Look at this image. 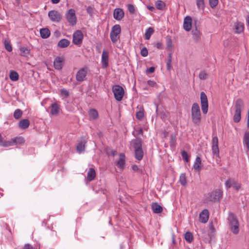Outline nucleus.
Segmentation results:
<instances>
[{"instance_id": "54", "label": "nucleus", "mask_w": 249, "mask_h": 249, "mask_svg": "<svg viewBox=\"0 0 249 249\" xmlns=\"http://www.w3.org/2000/svg\"><path fill=\"white\" fill-rule=\"evenodd\" d=\"M212 145L218 146V140L216 136L213 138Z\"/></svg>"}, {"instance_id": "26", "label": "nucleus", "mask_w": 249, "mask_h": 249, "mask_svg": "<svg viewBox=\"0 0 249 249\" xmlns=\"http://www.w3.org/2000/svg\"><path fill=\"white\" fill-rule=\"evenodd\" d=\"M96 177V172L95 170L90 168L89 169V170L87 174V179L89 181H91L93 180Z\"/></svg>"}, {"instance_id": "3", "label": "nucleus", "mask_w": 249, "mask_h": 249, "mask_svg": "<svg viewBox=\"0 0 249 249\" xmlns=\"http://www.w3.org/2000/svg\"><path fill=\"white\" fill-rule=\"evenodd\" d=\"M191 116L193 123L196 125L199 124L201 122V112L198 104L195 103L191 108Z\"/></svg>"}, {"instance_id": "60", "label": "nucleus", "mask_w": 249, "mask_h": 249, "mask_svg": "<svg viewBox=\"0 0 249 249\" xmlns=\"http://www.w3.org/2000/svg\"><path fill=\"white\" fill-rule=\"evenodd\" d=\"M132 168L135 171H138L139 170V167L137 165L132 166Z\"/></svg>"}, {"instance_id": "12", "label": "nucleus", "mask_w": 249, "mask_h": 249, "mask_svg": "<svg viewBox=\"0 0 249 249\" xmlns=\"http://www.w3.org/2000/svg\"><path fill=\"white\" fill-rule=\"evenodd\" d=\"M225 186L227 189L232 187L237 191L240 188V184L233 178H229L225 182Z\"/></svg>"}, {"instance_id": "62", "label": "nucleus", "mask_w": 249, "mask_h": 249, "mask_svg": "<svg viewBox=\"0 0 249 249\" xmlns=\"http://www.w3.org/2000/svg\"><path fill=\"white\" fill-rule=\"evenodd\" d=\"M148 9L150 10L151 11H153L155 10V8L152 6H147Z\"/></svg>"}, {"instance_id": "15", "label": "nucleus", "mask_w": 249, "mask_h": 249, "mask_svg": "<svg viewBox=\"0 0 249 249\" xmlns=\"http://www.w3.org/2000/svg\"><path fill=\"white\" fill-rule=\"evenodd\" d=\"M25 141L23 138L21 137H17L15 138L11 139L10 141H8L9 143L8 146H13L17 144H21L24 143Z\"/></svg>"}, {"instance_id": "7", "label": "nucleus", "mask_w": 249, "mask_h": 249, "mask_svg": "<svg viewBox=\"0 0 249 249\" xmlns=\"http://www.w3.org/2000/svg\"><path fill=\"white\" fill-rule=\"evenodd\" d=\"M200 102L202 113L206 114L208 111V102L207 95L203 91L200 93Z\"/></svg>"}, {"instance_id": "44", "label": "nucleus", "mask_w": 249, "mask_h": 249, "mask_svg": "<svg viewBox=\"0 0 249 249\" xmlns=\"http://www.w3.org/2000/svg\"><path fill=\"white\" fill-rule=\"evenodd\" d=\"M181 156L183 160H184L186 162H188L189 160V156L188 153L185 150H183L181 152Z\"/></svg>"}, {"instance_id": "41", "label": "nucleus", "mask_w": 249, "mask_h": 249, "mask_svg": "<svg viewBox=\"0 0 249 249\" xmlns=\"http://www.w3.org/2000/svg\"><path fill=\"white\" fill-rule=\"evenodd\" d=\"M4 46L5 49L8 52H11L12 51V47L10 42L7 40H5L4 41Z\"/></svg>"}, {"instance_id": "64", "label": "nucleus", "mask_w": 249, "mask_h": 249, "mask_svg": "<svg viewBox=\"0 0 249 249\" xmlns=\"http://www.w3.org/2000/svg\"><path fill=\"white\" fill-rule=\"evenodd\" d=\"M111 154L112 156H114L117 154V151L115 150H111Z\"/></svg>"}, {"instance_id": "35", "label": "nucleus", "mask_w": 249, "mask_h": 249, "mask_svg": "<svg viewBox=\"0 0 249 249\" xmlns=\"http://www.w3.org/2000/svg\"><path fill=\"white\" fill-rule=\"evenodd\" d=\"M154 29L152 27H149L145 31V39L148 40L150 39L151 35L154 33Z\"/></svg>"}, {"instance_id": "13", "label": "nucleus", "mask_w": 249, "mask_h": 249, "mask_svg": "<svg viewBox=\"0 0 249 249\" xmlns=\"http://www.w3.org/2000/svg\"><path fill=\"white\" fill-rule=\"evenodd\" d=\"M48 16L50 19L53 22H58L61 18L60 14L55 10L50 11L48 13Z\"/></svg>"}, {"instance_id": "14", "label": "nucleus", "mask_w": 249, "mask_h": 249, "mask_svg": "<svg viewBox=\"0 0 249 249\" xmlns=\"http://www.w3.org/2000/svg\"><path fill=\"white\" fill-rule=\"evenodd\" d=\"M108 52L106 50H104L102 54L101 63L102 67L104 69L108 66Z\"/></svg>"}, {"instance_id": "2", "label": "nucleus", "mask_w": 249, "mask_h": 249, "mask_svg": "<svg viewBox=\"0 0 249 249\" xmlns=\"http://www.w3.org/2000/svg\"><path fill=\"white\" fill-rule=\"evenodd\" d=\"M245 107L244 102L240 98L237 99L234 103V112L233 121L234 123H239L241 118V111Z\"/></svg>"}, {"instance_id": "4", "label": "nucleus", "mask_w": 249, "mask_h": 249, "mask_svg": "<svg viewBox=\"0 0 249 249\" xmlns=\"http://www.w3.org/2000/svg\"><path fill=\"white\" fill-rule=\"evenodd\" d=\"M228 219L231 231L234 234H237L239 231V224L237 217L232 213L230 212L229 213Z\"/></svg>"}, {"instance_id": "50", "label": "nucleus", "mask_w": 249, "mask_h": 249, "mask_svg": "<svg viewBox=\"0 0 249 249\" xmlns=\"http://www.w3.org/2000/svg\"><path fill=\"white\" fill-rule=\"evenodd\" d=\"M136 118L139 120H141L144 117L143 111L140 110L136 113Z\"/></svg>"}, {"instance_id": "5", "label": "nucleus", "mask_w": 249, "mask_h": 249, "mask_svg": "<svg viewBox=\"0 0 249 249\" xmlns=\"http://www.w3.org/2000/svg\"><path fill=\"white\" fill-rule=\"evenodd\" d=\"M121 32V28L120 25L116 24L114 25L111 30L110 33V37L111 41L115 43L120 38V34Z\"/></svg>"}, {"instance_id": "22", "label": "nucleus", "mask_w": 249, "mask_h": 249, "mask_svg": "<svg viewBox=\"0 0 249 249\" xmlns=\"http://www.w3.org/2000/svg\"><path fill=\"white\" fill-rule=\"evenodd\" d=\"M151 208L153 212L155 213H159L162 212V207L157 202L152 203Z\"/></svg>"}, {"instance_id": "18", "label": "nucleus", "mask_w": 249, "mask_h": 249, "mask_svg": "<svg viewBox=\"0 0 249 249\" xmlns=\"http://www.w3.org/2000/svg\"><path fill=\"white\" fill-rule=\"evenodd\" d=\"M64 58L62 57H56L53 62V66L56 70H60L63 67Z\"/></svg>"}, {"instance_id": "32", "label": "nucleus", "mask_w": 249, "mask_h": 249, "mask_svg": "<svg viewBox=\"0 0 249 249\" xmlns=\"http://www.w3.org/2000/svg\"><path fill=\"white\" fill-rule=\"evenodd\" d=\"M235 32L237 33H240L243 31L244 29V25L243 23L241 22H238L236 23L235 25Z\"/></svg>"}, {"instance_id": "28", "label": "nucleus", "mask_w": 249, "mask_h": 249, "mask_svg": "<svg viewBox=\"0 0 249 249\" xmlns=\"http://www.w3.org/2000/svg\"><path fill=\"white\" fill-rule=\"evenodd\" d=\"M70 44V42L67 39H62L59 41L57 45L61 48H64L68 47Z\"/></svg>"}, {"instance_id": "34", "label": "nucleus", "mask_w": 249, "mask_h": 249, "mask_svg": "<svg viewBox=\"0 0 249 249\" xmlns=\"http://www.w3.org/2000/svg\"><path fill=\"white\" fill-rule=\"evenodd\" d=\"M9 77L12 81H17L19 79V75L17 71H12L10 72Z\"/></svg>"}, {"instance_id": "52", "label": "nucleus", "mask_w": 249, "mask_h": 249, "mask_svg": "<svg viewBox=\"0 0 249 249\" xmlns=\"http://www.w3.org/2000/svg\"><path fill=\"white\" fill-rule=\"evenodd\" d=\"M141 54L142 56L143 57H145V56H147V55H148V50H147V49L145 47L143 48L141 50Z\"/></svg>"}, {"instance_id": "30", "label": "nucleus", "mask_w": 249, "mask_h": 249, "mask_svg": "<svg viewBox=\"0 0 249 249\" xmlns=\"http://www.w3.org/2000/svg\"><path fill=\"white\" fill-rule=\"evenodd\" d=\"M243 143L245 146L246 147L247 150L249 151V132H246L243 138Z\"/></svg>"}, {"instance_id": "63", "label": "nucleus", "mask_w": 249, "mask_h": 249, "mask_svg": "<svg viewBox=\"0 0 249 249\" xmlns=\"http://www.w3.org/2000/svg\"><path fill=\"white\" fill-rule=\"evenodd\" d=\"M60 0H51L53 4H57L59 2Z\"/></svg>"}, {"instance_id": "48", "label": "nucleus", "mask_w": 249, "mask_h": 249, "mask_svg": "<svg viewBox=\"0 0 249 249\" xmlns=\"http://www.w3.org/2000/svg\"><path fill=\"white\" fill-rule=\"evenodd\" d=\"M209 4L211 8L215 7L218 3V0H209Z\"/></svg>"}, {"instance_id": "10", "label": "nucleus", "mask_w": 249, "mask_h": 249, "mask_svg": "<svg viewBox=\"0 0 249 249\" xmlns=\"http://www.w3.org/2000/svg\"><path fill=\"white\" fill-rule=\"evenodd\" d=\"M88 69L86 67L80 69L76 74V80L78 82H82L86 79Z\"/></svg>"}, {"instance_id": "49", "label": "nucleus", "mask_w": 249, "mask_h": 249, "mask_svg": "<svg viewBox=\"0 0 249 249\" xmlns=\"http://www.w3.org/2000/svg\"><path fill=\"white\" fill-rule=\"evenodd\" d=\"M208 77V74L205 71H201L199 74V78L201 80H205Z\"/></svg>"}, {"instance_id": "21", "label": "nucleus", "mask_w": 249, "mask_h": 249, "mask_svg": "<svg viewBox=\"0 0 249 249\" xmlns=\"http://www.w3.org/2000/svg\"><path fill=\"white\" fill-rule=\"evenodd\" d=\"M124 16V12L122 9L116 8L114 10L113 17L114 18L118 20H121Z\"/></svg>"}, {"instance_id": "9", "label": "nucleus", "mask_w": 249, "mask_h": 249, "mask_svg": "<svg viewBox=\"0 0 249 249\" xmlns=\"http://www.w3.org/2000/svg\"><path fill=\"white\" fill-rule=\"evenodd\" d=\"M66 17L68 21L71 25H74L76 24L77 19L75 16V11L73 9H70L66 14Z\"/></svg>"}, {"instance_id": "45", "label": "nucleus", "mask_w": 249, "mask_h": 249, "mask_svg": "<svg viewBox=\"0 0 249 249\" xmlns=\"http://www.w3.org/2000/svg\"><path fill=\"white\" fill-rule=\"evenodd\" d=\"M196 5L198 9H204V0H196Z\"/></svg>"}, {"instance_id": "11", "label": "nucleus", "mask_w": 249, "mask_h": 249, "mask_svg": "<svg viewBox=\"0 0 249 249\" xmlns=\"http://www.w3.org/2000/svg\"><path fill=\"white\" fill-rule=\"evenodd\" d=\"M83 39V34L80 30H77L74 33L72 36V41L75 45H80Z\"/></svg>"}, {"instance_id": "33", "label": "nucleus", "mask_w": 249, "mask_h": 249, "mask_svg": "<svg viewBox=\"0 0 249 249\" xmlns=\"http://www.w3.org/2000/svg\"><path fill=\"white\" fill-rule=\"evenodd\" d=\"M89 115L91 119H96L98 117V113L95 109H91L89 111Z\"/></svg>"}, {"instance_id": "56", "label": "nucleus", "mask_w": 249, "mask_h": 249, "mask_svg": "<svg viewBox=\"0 0 249 249\" xmlns=\"http://www.w3.org/2000/svg\"><path fill=\"white\" fill-rule=\"evenodd\" d=\"M155 71V68L153 67H150L149 69H147L146 70V73H152L154 72Z\"/></svg>"}, {"instance_id": "37", "label": "nucleus", "mask_w": 249, "mask_h": 249, "mask_svg": "<svg viewBox=\"0 0 249 249\" xmlns=\"http://www.w3.org/2000/svg\"><path fill=\"white\" fill-rule=\"evenodd\" d=\"M185 239L188 243H191L193 240V234L189 231L186 232L184 234Z\"/></svg>"}, {"instance_id": "53", "label": "nucleus", "mask_w": 249, "mask_h": 249, "mask_svg": "<svg viewBox=\"0 0 249 249\" xmlns=\"http://www.w3.org/2000/svg\"><path fill=\"white\" fill-rule=\"evenodd\" d=\"M61 93L65 97H67L69 95V92L65 89H61Z\"/></svg>"}, {"instance_id": "57", "label": "nucleus", "mask_w": 249, "mask_h": 249, "mask_svg": "<svg viewBox=\"0 0 249 249\" xmlns=\"http://www.w3.org/2000/svg\"><path fill=\"white\" fill-rule=\"evenodd\" d=\"M23 249H34V247L29 244H25Z\"/></svg>"}, {"instance_id": "27", "label": "nucleus", "mask_w": 249, "mask_h": 249, "mask_svg": "<svg viewBox=\"0 0 249 249\" xmlns=\"http://www.w3.org/2000/svg\"><path fill=\"white\" fill-rule=\"evenodd\" d=\"M192 33L193 35V38L196 41H199L200 39V35L201 33L198 31L196 28L195 29H193L192 31Z\"/></svg>"}, {"instance_id": "39", "label": "nucleus", "mask_w": 249, "mask_h": 249, "mask_svg": "<svg viewBox=\"0 0 249 249\" xmlns=\"http://www.w3.org/2000/svg\"><path fill=\"white\" fill-rule=\"evenodd\" d=\"M172 59V54L169 53L168 55L167 62H166L167 69L168 70H170L172 68V65H171Z\"/></svg>"}, {"instance_id": "20", "label": "nucleus", "mask_w": 249, "mask_h": 249, "mask_svg": "<svg viewBox=\"0 0 249 249\" xmlns=\"http://www.w3.org/2000/svg\"><path fill=\"white\" fill-rule=\"evenodd\" d=\"M125 165V157L124 153L119 155V159L116 162V165L121 169H124Z\"/></svg>"}, {"instance_id": "8", "label": "nucleus", "mask_w": 249, "mask_h": 249, "mask_svg": "<svg viewBox=\"0 0 249 249\" xmlns=\"http://www.w3.org/2000/svg\"><path fill=\"white\" fill-rule=\"evenodd\" d=\"M222 192L220 189H217L209 194L208 199L213 202L220 201L222 197Z\"/></svg>"}, {"instance_id": "6", "label": "nucleus", "mask_w": 249, "mask_h": 249, "mask_svg": "<svg viewBox=\"0 0 249 249\" xmlns=\"http://www.w3.org/2000/svg\"><path fill=\"white\" fill-rule=\"evenodd\" d=\"M112 91L114 93L115 99L118 101L122 100L124 95V89L120 85H115L112 87Z\"/></svg>"}, {"instance_id": "40", "label": "nucleus", "mask_w": 249, "mask_h": 249, "mask_svg": "<svg viewBox=\"0 0 249 249\" xmlns=\"http://www.w3.org/2000/svg\"><path fill=\"white\" fill-rule=\"evenodd\" d=\"M179 182L180 184L183 185L185 186L186 183V178L185 174H181L179 177Z\"/></svg>"}, {"instance_id": "36", "label": "nucleus", "mask_w": 249, "mask_h": 249, "mask_svg": "<svg viewBox=\"0 0 249 249\" xmlns=\"http://www.w3.org/2000/svg\"><path fill=\"white\" fill-rule=\"evenodd\" d=\"M176 140H177L176 135L174 133L171 134L170 135V144L171 147H174L176 146Z\"/></svg>"}, {"instance_id": "47", "label": "nucleus", "mask_w": 249, "mask_h": 249, "mask_svg": "<svg viewBox=\"0 0 249 249\" xmlns=\"http://www.w3.org/2000/svg\"><path fill=\"white\" fill-rule=\"evenodd\" d=\"M167 47L169 49H171L173 48L172 40L171 37H167L166 38Z\"/></svg>"}, {"instance_id": "19", "label": "nucleus", "mask_w": 249, "mask_h": 249, "mask_svg": "<svg viewBox=\"0 0 249 249\" xmlns=\"http://www.w3.org/2000/svg\"><path fill=\"white\" fill-rule=\"evenodd\" d=\"M192 18L190 16H187L184 18L183 22L184 29L189 32L191 30L192 28Z\"/></svg>"}, {"instance_id": "17", "label": "nucleus", "mask_w": 249, "mask_h": 249, "mask_svg": "<svg viewBox=\"0 0 249 249\" xmlns=\"http://www.w3.org/2000/svg\"><path fill=\"white\" fill-rule=\"evenodd\" d=\"M86 143L87 141L85 138L82 137L80 141L78 142L76 147V150L78 153H81L85 151Z\"/></svg>"}, {"instance_id": "59", "label": "nucleus", "mask_w": 249, "mask_h": 249, "mask_svg": "<svg viewBox=\"0 0 249 249\" xmlns=\"http://www.w3.org/2000/svg\"><path fill=\"white\" fill-rule=\"evenodd\" d=\"M210 230L212 232H214L215 231L214 227L212 223L210 225Z\"/></svg>"}, {"instance_id": "24", "label": "nucleus", "mask_w": 249, "mask_h": 249, "mask_svg": "<svg viewBox=\"0 0 249 249\" xmlns=\"http://www.w3.org/2000/svg\"><path fill=\"white\" fill-rule=\"evenodd\" d=\"M193 168L196 171H199L201 169V160L199 157H197L195 160Z\"/></svg>"}, {"instance_id": "25", "label": "nucleus", "mask_w": 249, "mask_h": 249, "mask_svg": "<svg viewBox=\"0 0 249 249\" xmlns=\"http://www.w3.org/2000/svg\"><path fill=\"white\" fill-rule=\"evenodd\" d=\"M30 125V121L28 119H22L18 123V126L22 129L27 128Z\"/></svg>"}, {"instance_id": "46", "label": "nucleus", "mask_w": 249, "mask_h": 249, "mask_svg": "<svg viewBox=\"0 0 249 249\" xmlns=\"http://www.w3.org/2000/svg\"><path fill=\"white\" fill-rule=\"evenodd\" d=\"M164 6V2L161 0H158L156 2V7L158 9H162Z\"/></svg>"}, {"instance_id": "43", "label": "nucleus", "mask_w": 249, "mask_h": 249, "mask_svg": "<svg viewBox=\"0 0 249 249\" xmlns=\"http://www.w3.org/2000/svg\"><path fill=\"white\" fill-rule=\"evenodd\" d=\"M212 149L213 154L218 157L219 152L218 146L212 145Z\"/></svg>"}, {"instance_id": "23", "label": "nucleus", "mask_w": 249, "mask_h": 249, "mask_svg": "<svg viewBox=\"0 0 249 249\" xmlns=\"http://www.w3.org/2000/svg\"><path fill=\"white\" fill-rule=\"evenodd\" d=\"M51 113L53 115H57L60 110L59 106L55 103H53L52 104L51 106Z\"/></svg>"}, {"instance_id": "42", "label": "nucleus", "mask_w": 249, "mask_h": 249, "mask_svg": "<svg viewBox=\"0 0 249 249\" xmlns=\"http://www.w3.org/2000/svg\"><path fill=\"white\" fill-rule=\"evenodd\" d=\"M9 144L8 141H5L0 134V146L8 147L9 144Z\"/></svg>"}, {"instance_id": "38", "label": "nucleus", "mask_w": 249, "mask_h": 249, "mask_svg": "<svg viewBox=\"0 0 249 249\" xmlns=\"http://www.w3.org/2000/svg\"><path fill=\"white\" fill-rule=\"evenodd\" d=\"M22 115V111L20 109H17L14 112V117L15 119L18 120L20 119Z\"/></svg>"}, {"instance_id": "51", "label": "nucleus", "mask_w": 249, "mask_h": 249, "mask_svg": "<svg viewBox=\"0 0 249 249\" xmlns=\"http://www.w3.org/2000/svg\"><path fill=\"white\" fill-rule=\"evenodd\" d=\"M127 8L131 14H134L135 12V9L133 5L131 4H128Z\"/></svg>"}, {"instance_id": "61", "label": "nucleus", "mask_w": 249, "mask_h": 249, "mask_svg": "<svg viewBox=\"0 0 249 249\" xmlns=\"http://www.w3.org/2000/svg\"><path fill=\"white\" fill-rule=\"evenodd\" d=\"M156 47L158 49H160L161 48V47H162V44L161 43H160V42H158L156 44Z\"/></svg>"}, {"instance_id": "55", "label": "nucleus", "mask_w": 249, "mask_h": 249, "mask_svg": "<svg viewBox=\"0 0 249 249\" xmlns=\"http://www.w3.org/2000/svg\"><path fill=\"white\" fill-rule=\"evenodd\" d=\"M147 84H148L149 86L152 87H155L156 86H157L156 83L155 81H152V80H148L147 81Z\"/></svg>"}, {"instance_id": "1", "label": "nucleus", "mask_w": 249, "mask_h": 249, "mask_svg": "<svg viewBox=\"0 0 249 249\" xmlns=\"http://www.w3.org/2000/svg\"><path fill=\"white\" fill-rule=\"evenodd\" d=\"M131 145L134 149L135 158L138 160H141L143 157L142 139L136 138V139L132 140Z\"/></svg>"}, {"instance_id": "29", "label": "nucleus", "mask_w": 249, "mask_h": 249, "mask_svg": "<svg viewBox=\"0 0 249 249\" xmlns=\"http://www.w3.org/2000/svg\"><path fill=\"white\" fill-rule=\"evenodd\" d=\"M40 34L42 38H47L50 36V31L47 28H42L40 30Z\"/></svg>"}, {"instance_id": "16", "label": "nucleus", "mask_w": 249, "mask_h": 249, "mask_svg": "<svg viewBox=\"0 0 249 249\" xmlns=\"http://www.w3.org/2000/svg\"><path fill=\"white\" fill-rule=\"evenodd\" d=\"M209 212L207 209L203 210L199 214V221L203 223H206L209 219Z\"/></svg>"}, {"instance_id": "58", "label": "nucleus", "mask_w": 249, "mask_h": 249, "mask_svg": "<svg viewBox=\"0 0 249 249\" xmlns=\"http://www.w3.org/2000/svg\"><path fill=\"white\" fill-rule=\"evenodd\" d=\"M93 8L91 7V6H89L87 8V12L90 14H91L92 13Z\"/></svg>"}, {"instance_id": "31", "label": "nucleus", "mask_w": 249, "mask_h": 249, "mask_svg": "<svg viewBox=\"0 0 249 249\" xmlns=\"http://www.w3.org/2000/svg\"><path fill=\"white\" fill-rule=\"evenodd\" d=\"M20 54L23 56H27L30 53V50L26 46L20 47Z\"/></svg>"}]
</instances>
